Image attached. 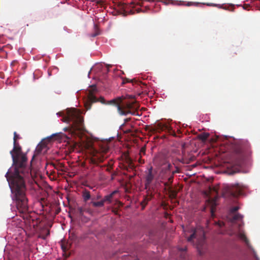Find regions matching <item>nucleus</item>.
I'll use <instances>...</instances> for the list:
<instances>
[{
    "label": "nucleus",
    "mask_w": 260,
    "mask_h": 260,
    "mask_svg": "<svg viewBox=\"0 0 260 260\" xmlns=\"http://www.w3.org/2000/svg\"><path fill=\"white\" fill-rule=\"evenodd\" d=\"M35 154H34V155H33V156H32V158H31V161H30L31 162H32V160L34 159V157H35Z\"/></svg>",
    "instance_id": "32"
},
{
    "label": "nucleus",
    "mask_w": 260,
    "mask_h": 260,
    "mask_svg": "<svg viewBox=\"0 0 260 260\" xmlns=\"http://www.w3.org/2000/svg\"><path fill=\"white\" fill-rule=\"evenodd\" d=\"M56 115H57L58 117V116H60V113H58H58H56Z\"/></svg>",
    "instance_id": "33"
},
{
    "label": "nucleus",
    "mask_w": 260,
    "mask_h": 260,
    "mask_svg": "<svg viewBox=\"0 0 260 260\" xmlns=\"http://www.w3.org/2000/svg\"><path fill=\"white\" fill-rule=\"evenodd\" d=\"M240 169L235 167L232 166L231 168H228V170L225 171V173L229 175H233L234 174L239 172Z\"/></svg>",
    "instance_id": "13"
},
{
    "label": "nucleus",
    "mask_w": 260,
    "mask_h": 260,
    "mask_svg": "<svg viewBox=\"0 0 260 260\" xmlns=\"http://www.w3.org/2000/svg\"><path fill=\"white\" fill-rule=\"evenodd\" d=\"M15 164L13 161L12 166H14V168L18 169V172L20 173L22 177L27 181H28L30 178L31 177L30 169L29 167L26 166L27 159L25 155H23L20 160L18 161L15 159Z\"/></svg>",
    "instance_id": "6"
},
{
    "label": "nucleus",
    "mask_w": 260,
    "mask_h": 260,
    "mask_svg": "<svg viewBox=\"0 0 260 260\" xmlns=\"http://www.w3.org/2000/svg\"><path fill=\"white\" fill-rule=\"evenodd\" d=\"M101 198V196H97V199H100Z\"/></svg>",
    "instance_id": "39"
},
{
    "label": "nucleus",
    "mask_w": 260,
    "mask_h": 260,
    "mask_svg": "<svg viewBox=\"0 0 260 260\" xmlns=\"http://www.w3.org/2000/svg\"><path fill=\"white\" fill-rule=\"evenodd\" d=\"M63 29H64V30L67 31L68 32H70V31H69L68 30V29L67 28V27L66 26H64L63 27Z\"/></svg>",
    "instance_id": "28"
},
{
    "label": "nucleus",
    "mask_w": 260,
    "mask_h": 260,
    "mask_svg": "<svg viewBox=\"0 0 260 260\" xmlns=\"http://www.w3.org/2000/svg\"><path fill=\"white\" fill-rule=\"evenodd\" d=\"M200 230L201 232H202L203 237L205 238V232L204 231L203 228H201Z\"/></svg>",
    "instance_id": "25"
},
{
    "label": "nucleus",
    "mask_w": 260,
    "mask_h": 260,
    "mask_svg": "<svg viewBox=\"0 0 260 260\" xmlns=\"http://www.w3.org/2000/svg\"><path fill=\"white\" fill-rule=\"evenodd\" d=\"M90 194L89 191L85 190L83 193V198L84 201H87V200H89L90 198Z\"/></svg>",
    "instance_id": "17"
},
{
    "label": "nucleus",
    "mask_w": 260,
    "mask_h": 260,
    "mask_svg": "<svg viewBox=\"0 0 260 260\" xmlns=\"http://www.w3.org/2000/svg\"><path fill=\"white\" fill-rule=\"evenodd\" d=\"M114 138V137L106 138L103 140H99L97 142L99 149L92 146V161L93 164L98 165L103 162L106 158L105 153L109 150V147L107 144V141Z\"/></svg>",
    "instance_id": "5"
},
{
    "label": "nucleus",
    "mask_w": 260,
    "mask_h": 260,
    "mask_svg": "<svg viewBox=\"0 0 260 260\" xmlns=\"http://www.w3.org/2000/svg\"><path fill=\"white\" fill-rule=\"evenodd\" d=\"M137 12H140V10H137Z\"/></svg>",
    "instance_id": "41"
},
{
    "label": "nucleus",
    "mask_w": 260,
    "mask_h": 260,
    "mask_svg": "<svg viewBox=\"0 0 260 260\" xmlns=\"http://www.w3.org/2000/svg\"><path fill=\"white\" fill-rule=\"evenodd\" d=\"M157 171L153 170L152 166H150L147 170L145 171V186L147 188L151 184L154 179Z\"/></svg>",
    "instance_id": "7"
},
{
    "label": "nucleus",
    "mask_w": 260,
    "mask_h": 260,
    "mask_svg": "<svg viewBox=\"0 0 260 260\" xmlns=\"http://www.w3.org/2000/svg\"><path fill=\"white\" fill-rule=\"evenodd\" d=\"M113 197L111 196V194L110 193L105 196L104 198L102 199V201H103L104 203L105 202H108V203H112V198Z\"/></svg>",
    "instance_id": "15"
},
{
    "label": "nucleus",
    "mask_w": 260,
    "mask_h": 260,
    "mask_svg": "<svg viewBox=\"0 0 260 260\" xmlns=\"http://www.w3.org/2000/svg\"><path fill=\"white\" fill-rule=\"evenodd\" d=\"M99 34H100V33L99 32H96L92 33V34H90V37L94 38V37H95L97 36H98Z\"/></svg>",
    "instance_id": "23"
},
{
    "label": "nucleus",
    "mask_w": 260,
    "mask_h": 260,
    "mask_svg": "<svg viewBox=\"0 0 260 260\" xmlns=\"http://www.w3.org/2000/svg\"><path fill=\"white\" fill-rule=\"evenodd\" d=\"M171 167V165L170 164H168L167 165V168L165 170L162 169L161 171L162 173L165 172L166 175V176L162 177V179L164 181H168V182H166L165 183V185H167L168 183L171 184L173 182V173L171 172L170 170Z\"/></svg>",
    "instance_id": "9"
},
{
    "label": "nucleus",
    "mask_w": 260,
    "mask_h": 260,
    "mask_svg": "<svg viewBox=\"0 0 260 260\" xmlns=\"http://www.w3.org/2000/svg\"><path fill=\"white\" fill-rule=\"evenodd\" d=\"M91 204L94 207H102L104 206V203L102 200L99 202H91Z\"/></svg>",
    "instance_id": "14"
},
{
    "label": "nucleus",
    "mask_w": 260,
    "mask_h": 260,
    "mask_svg": "<svg viewBox=\"0 0 260 260\" xmlns=\"http://www.w3.org/2000/svg\"><path fill=\"white\" fill-rule=\"evenodd\" d=\"M126 108L128 109L137 110L139 108V104L136 101L128 102L126 105Z\"/></svg>",
    "instance_id": "11"
},
{
    "label": "nucleus",
    "mask_w": 260,
    "mask_h": 260,
    "mask_svg": "<svg viewBox=\"0 0 260 260\" xmlns=\"http://www.w3.org/2000/svg\"><path fill=\"white\" fill-rule=\"evenodd\" d=\"M10 167L5 176L11 190V197L17 208L21 212H25L28 209V200L26 194V182L27 181L18 172L17 168H14L13 172H10Z\"/></svg>",
    "instance_id": "1"
},
{
    "label": "nucleus",
    "mask_w": 260,
    "mask_h": 260,
    "mask_svg": "<svg viewBox=\"0 0 260 260\" xmlns=\"http://www.w3.org/2000/svg\"><path fill=\"white\" fill-rule=\"evenodd\" d=\"M206 5L208 6H216L219 8H222V6L220 5V4H213V3H207V4H206Z\"/></svg>",
    "instance_id": "21"
},
{
    "label": "nucleus",
    "mask_w": 260,
    "mask_h": 260,
    "mask_svg": "<svg viewBox=\"0 0 260 260\" xmlns=\"http://www.w3.org/2000/svg\"><path fill=\"white\" fill-rule=\"evenodd\" d=\"M118 192V190H115L114 191H113L112 192H111L110 194H111V196L113 197V196L117 192Z\"/></svg>",
    "instance_id": "26"
},
{
    "label": "nucleus",
    "mask_w": 260,
    "mask_h": 260,
    "mask_svg": "<svg viewBox=\"0 0 260 260\" xmlns=\"http://www.w3.org/2000/svg\"><path fill=\"white\" fill-rule=\"evenodd\" d=\"M106 68L107 71V72H109V69L108 68V67H106Z\"/></svg>",
    "instance_id": "37"
},
{
    "label": "nucleus",
    "mask_w": 260,
    "mask_h": 260,
    "mask_svg": "<svg viewBox=\"0 0 260 260\" xmlns=\"http://www.w3.org/2000/svg\"><path fill=\"white\" fill-rule=\"evenodd\" d=\"M200 4L199 3H192V2H188L186 4L187 6H190L191 5H194L196 6H198Z\"/></svg>",
    "instance_id": "22"
},
{
    "label": "nucleus",
    "mask_w": 260,
    "mask_h": 260,
    "mask_svg": "<svg viewBox=\"0 0 260 260\" xmlns=\"http://www.w3.org/2000/svg\"><path fill=\"white\" fill-rule=\"evenodd\" d=\"M34 78L35 79V74L33 73Z\"/></svg>",
    "instance_id": "40"
},
{
    "label": "nucleus",
    "mask_w": 260,
    "mask_h": 260,
    "mask_svg": "<svg viewBox=\"0 0 260 260\" xmlns=\"http://www.w3.org/2000/svg\"><path fill=\"white\" fill-rule=\"evenodd\" d=\"M179 250L181 251H185L187 250V248L186 247H183V248H180L179 249Z\"/></svg>",
    "instance_id": "27"
},
{
    "label": "nucleus",
    "mask_w": 260,
    "mask_h": 260,
    "mask_svg": "<svg viewBox=\"0 0 260 260\" xmlns=\"http://www.w3.org/2000/svg\"><path fill=\"white\" fill-rule=\"evenodd\" d=\"M224 137L227 139L228 138H233L232 137H230V136H224Z\"/></svg>",
    "instance_id": "31"
},
{
    "label": "nucleus",
    "mask_w": 260,
    "mask_h": 260,
    "mask_svg": "<svg viewBox=\"0 0 260 260\" xmlns=\"http://www.w3.org/2000/svg\"><path fill=\"white\" fill-rule=\"evenodd\" d=\"M234 142H230L235 149L237 154L239 155V159L237 162L238 165L240 167L247 166L250 164V144L247 140H241L235 142V139L233 138Z\"/></svg>",
    "instance_id": "3"
},
{
    "label": "nucleus",
    "mask_w": 260,
    "mask_h": 260,
    "mask_svg": "<svg viewBox=\"0 0 260 260\" xmlns=\"http://www.w3.org/2000/svg\"><path fill=\"white\" fill-rule=\"evenodd\" d=\"M181 3V1H180V2H179V3H178L177 5H181L182 4H180Z\"/></svg>",
    "instance_id": "36"
},
{
    "label": "nucleus",
    "mask_w": 260,
    "mask_h": 260,
    "mask_svg": "<svg viewBox=\"0 0 260 260\" xmlns=\"http://www.w3.org/2000/svg\"><path fill=\"white\" fill-rule=\"evenodd\" d=\"M48 74L49 76H50L51 75V73L49 72H48Z\"/></svg>",
    "instance_id": "35"
},
{
    "label": "nucleus",
    "mask_w": 260,
    "mask_h": 260,
    "mask_svg": "<svg viewBox=\"0 0 260 260\" xmlns=\"http://www.w3.org/2000/svg\"><path fill=\"white\" fill-rule=\"evenodd\" d=\"M49 235H50V232L49 231H47L46 232V234H45V236H43L42 238L45 240L46 238V237Z\"/></svg>",
    "instance_id": "24"
},
{
    "label": "nucleus",
    "mask_w": 260,
    "mask_h": 260,
    "mask_svg": "<svg viewBox=\"0 0 260 260\" xmlns=\"http://www.w3.org/2000/svg\"><path fill=\"white\" fill-rule=\"evenodd\" d=\"M124 123H123V124H122L120 126L119 128H120L122 126H123L124 125Z\"/></svg>",
    "instance_id": "34"
},
{
    "label": "nucleus",
    "mask_w": 260,
    "mask_h": 260,
    "mask_svg": "<svg viewBox=\"0 0 260 260\" xmlns=\"http://www.w3.org/2000/svg\"><path fill=\"white\" fill-rule=\"evenodd\" d=\"M19 136L17 135L16 132L14 133V138H13V148L12 150L10 151V153L11 154L12 160H13L14 164H15V156L14 154V151L16 152H21V148L18 143H17L16 139L19 138Z\"/></svg>",
    "instance_id": "10"
},
{
    "label": "nucleus",
    "mask_w": 260,
    "mask_h": 260,
    "mask_svg": "<svg viewBox=\"0 0 260 260\" xmlns=\"http://www.w3.org/2000/svg\"><path fill=\"white\" fill-rule=\"evenodd\" d=\"M95 0H91L92 2H94Z\"/></svg>",
    "instance_id": "42"
},
{
    "label": "nucleus",
    "mask_w": 260,
    "mask_h": 260,
    "mask_svg": "<svg viewBox=\"0 0 260 260\" xmlns=\"http://www.w3.org/2000/svg\"><path fill=\"white\" fill-rule=\"evenodd\" d=\"M69 116V118L71 120L73 121L74 124H76L78 123L79 125L82 124L83 120L80 117L77 116L75 117V116L73 114H71Z\"/></svg>",
    "instance_id": "12"
},
{
    "label": "nucleus",
    "mask_w": 260,
    "mask_h": 260,
    "mask_svg": "<svg viewBox=\"0 0 260 260\" xmlns=\"http://www.w3.org/2000/svg\"><path fill=\"white\" fill-rule=\"evenodd\" d=\"M89 74H90V72H88V78H89Z\"/></svg>",
    "instance_id": "38"
},
{
    "label": "nucleus",
    "mask_w": 260,
    "mask_h": 260,
    "mask_svg": "<svg viewBox=\"0 0 260 260\" xmlns=\"http://www.w3.org/2000/svg\"><path fill=\"white\" fill-rule=\"evenodd\" d=\"M209 136V134L208 133H204L200 135L199 138L202 141H205Z\"/></svg>",
    "instance_id": "19"
},
{
    "label": "nucleus",
    "mask_w": 260,
    "mask_h": 260,
    "mask_svg": "<svg viewBox=\"0 0 260 260\" xmlns=\"http://www.w3.org/2000/svg\"><path fill=\"white\" fill-rule=\"evenodd\" d=\"M196 236V231L195 229L193 230L192 233L190 235L189 237L187 238V241L190 242L193 239L195 238Z\"/></svg>",
    "instance_id": "20"
},
{
    "label": "nucleus",
    "mask_w": 260,
    "mask_h": 260,
    "mask_svg": "<svg viewBox=\"0 0 260 260\" xmlns=\"http://www.w3.org/2000/svg\"><path fill=\"white\" fill-rule=\"evenodd\" d=\"M68 129V128L67 127H66L63 128V131H67Z\"/></svg>",
    "instance_id": "30"
},
{
    "label": "nucleus",
    "mask_w": 260,
    "mask_h": 260,
    "mask_svg": "<svg viewBox=\"0 0 260 260\" xmlns=\"http://www.w3.org/2000/svg\"><path fill=\"white\" fill-rule=\"evenodd\" d=\"M158 126H159V128L160 130H162L163 129L165 128V129H168V131H172V129L171 127V126H170L167 123H165V124L159 123L158 124Z\"/></svg>",
    "instance_id": "16"
},
{
    "label": "nucleus",
    "mask_w": 260,
    "mask_h": 260,
    "mask_svg": "<svg viewBox=\"0 0 260 260\" xmlns=\"http://www.w3.org/2000/svg\"><path fill=\"white\" fill-rule=\"evenodd\" d=\"M239 209L240 207L239 206H234L230 208L229 211V220L230 222L232 224H236L237 222H239V223H238V226L239 230L238 237L241 240H242L245 242L247 248L252 252L253 257H254L255 260H260L259 258L257 255L254 249L248 243V241L245 235L243 233L241 232L240 229L244 225V222L243 220L244 216L239 213H237L233 215V213L237 212Z\"/></svg>",
    "instance_id": "4"
},
{
    "label": "nucleus",
    "mask_w": 260,
    "mask_h": 260,
    "mask_svg": "<svg viewBox=\"0 0 260 260\" xmlns=\"http://www.w3.org/2000/svg\"><path fill=\"white\" fill-rule=\"evenodd\" d=\"M89 87H90V89L86 90L84 91L85 94V98L86 100L85 106L87 107V106H88V107L87 108V110L90 109L91 105L92 103L96 102L98 101H100L102 104L104 105H113L115 106V107H117L118 112L121 115L126 116L128 114H130L132 115H141L136 111H128L127 112L122 111L121 110L120 106L116 103L115 99H112L111 100L106 102L103 96H101L100 100H98V98L95 95V93H96L98 90L95 84L90 85Z\"/></svg>",
    "instance_id": "2"
},
{
    "label": "nucleus",
    "mask_w": 260,
    "mask_h": 260,
    "mask_svg": "<svg viewBox=\"0 0 260 260\" xmlns=\"http://www.w3.org/2000/svg\"><path fill=\"white\" fill-rule=\"evenodd\" d=\"M161 1L165 4L168 5V3L166 2V0H161Z\"/></svg>",
    "instance_id": "29"
},
{
    "label": "nucleus",
    "mask_w": 260,
    "mask_h": 260,
    "mask_svg": "<svg viewBox=\"0 0 260 260\" xmlns=\"http://www.w3.org/2000/svg\"><path fill=\"white\" fill-rule=\"evenodd\" d=\"M84 210L82 207H78L77 208V213L79 216L83 217L84 216Z\"/></svg>",
    "instance_id": "18"
},
{
    "label": "nucleus",
    "mask_w": 260,
    "mask_h": 260,
    "mask_svg": "<svg viewBox=\"0 0 260 260\" xmlns=\"http://www.w3.org/2000/svg\"><path fill=\"white\" fill-rule=\"evenodd\" d=\"M62 134V132L56 133L52 134L51 135L48 136L47 137L43 139L42 141L38 144L35 152L36 154H39L44 148H46L47 147V144L46 141H49L54 136Z\"/></svg>",
    "instance_id": "8"
}]
</instances>
